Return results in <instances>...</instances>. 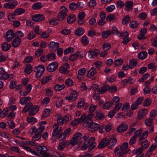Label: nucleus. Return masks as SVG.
<instances>
[{"label":"nucleus","instance_id":"f257e3e1","mask_svg":"<svg viewBox=\"0 0 157 157\" xmlns=\"http://www.w3.org/2000/svg\"><path fill=\"white\" fill-rule=\"evenodd\" d=\"M128 144L124 142L122 145L116 147L114 150L115 154L118 157H126L128 151Z\"/></svg>","mask_w":157,"mask_h":157},{"label":"nucleus","instance_id":"f03ea898","mask_svg":"<svg viewBox=\"0 0 157 157\" xmlns=\"http://www.w3.org/2000/svg\"><path fill=\"white\" fill-rule=\"evenodd\" d=\"M31 134H33V133H35V135L32 138L33 140L36 141L38 140L41 137V133L44 131V127L40 126L39 128L36 129L35 127L33 126L31 128Z\"/></svg>","mask_w":157,"mask_h":157},{"label":"nucleus","instance_id":"7ed1b4c3","mask_svg":"<svg viewBox=\"0 0 157 157\" xmlns=\"http://www.w3.org/2000/svg\"><path fill=\"white\" fill-rule=\"evenodd\" d=\"M95 140V138L92 137L90 138L88 141H85L84 144L81 146L82 149L83 150H85L87 147H89V150L91 151L95 147L96 145V143L94 142Z\"/></svg>","mask_w":157,"mask_h":157},{"label":"nucleus","instance_id":"20e7f679","mask_svg":"<svg viewBox=\"0 0 157 157\" xmlns=\"http://www.w3.org/2000/svg\"><path fill=\"white\" fill-rule=\"evenodd\" d=\"M45 70V68L44 66L42 65H40L36 67L34 69V71L36 72V78H40L44 73Z\"/></svg>","mask_w":157,"mask_h":157},{"label":"nucleus","instance_id":"39448f33","mask_svg":"<svg viewBox=\"0 0 157 157\" xmlns=\"http://www.w3.org/2000/svg\"><path fill=\"white\" fill-rule=\"evenodd\" d=\"M38 152L44 157L49 156L50 155L47 152V148L44 146H37L36 147Z\"/></svg>","mask_w":157,"mask_h":157},{"label":"nucleus","instance_id":"423d86ee","mask_svg":"<svg viewBox=\"0 0 157 157\" xmlns=\"http://www.w3.org/2000/svg\"><path fill=\"white\" fill-rule=\"evenodd\" d=\"M83 57V53L80 51L76 52L71 55L69 57V60L72 61L76 60L77 59H81Z\"/></svg>","mask_w":157,"mask_h":157},{"label":"nucleus","instance_id":"0eeeda50","mask_svg":"<svg viewBox=\"0 0 157 157\" xmlns=\"http://www.w3.org/2000/svg\"><path fill=\"white\" fill-rule=\"evenodd\" d=\"M58 67V63L54 62L50 63L47 67V70L49 72L55 71L57 69Z\"/></svg>","mask_w":157,"mask_h":157},{"label":"nucleus","instance_id":"6e6552de","mask_svg":"<svg viewBox=\"0 0 157 157\" xmlns=\"http://www.w3.org/2000/svg\"><path fill=\"white\" fill-rule=\"evenodd\" d=\"M88 126V131L91 132H96L99 128L98 124L95 122L90 123Z\"/></svg>","mask_w":157,"mask_h":157},{"label":"nucleus","instance_id":"1a4fd4ad","mask_svg":"<svg viewBox=\"0 0 157 157\" xmlns=\"http://www.w3.org/2000/svg\"><path fill=\"white\" fill-rule=\"evenodd\" d=\"M69 69V65L67 63H66L59 68V70L61 73L65 74L68 73Z\"/></svg>","mask_w":157,"mask_h":157},{"label":"nucleus","instance_id":"9d476101","mask_svg":"<svg viewBox=\"0 0 157 157\" xmlns=\"http://www.w3.org/2000/svg\"><path fill=\"white\" fill-rule=\"evenodd\" d=\"M128 125L126 123H123L118 126L117 130V132L121 133L126 131L128 129Z\"/></svg>","mask_w":157,"mask_h":157},{"label":"nucleus","instance_id":"9b49d317","mask_svg":"<svg viewBox=\"0 0 157 157\" xmlns=\"http://www.w3.org/2000/svg\"><path fill=\"white\" fill-rule=\"evenodd\" d=\"M44 16L40 14L34 15L32 17L33 20L37 22L42 21L44 19Z\"/></svg>","mask_w":157,"mask_h":157},{"label":"nucleus","instance_id":"f8f14e48","mask_svg":"<svg viewBox=\"0 0 157 157\" xmlns=\"http://www.w3.org/2000/svg\"><path fill=\"white\" fill-rule=\"evenodd\" d=\"M49 48L50 50H56L59 47V44L58 42H51L49 45Z\"/></svg>","mask_w":157,"mask_h":157},{"label":"nucleus","instance_id":"ddd939ff","mask_svg":"<svg viewBox=\"0 0 157 157\" xmlns=\"http://www.w3.org/2000/svg\"><path fill=\"white\" fill-rule=\"evenodd\" d=\"M17 4V2L16 1H14L13 3L8 2L4 5V7L7 9H12L14 8Z\"/></svg>","mask_w":157,"mask_h":157},{"label":"nucleus","instance_id":"4468645a","mask_svg":"<svg viewBox=\"0 0 157 157\" xmlns=\"http://www.w3.org/2000/svg\"><path fill=\"white\" fill-rule=\"evenodd\" d=\"M109 89V85L107 84H104L102 87L98 89L97 92L98 94H101L105 92Z\"/></svg>","mask_w":157,"mask_h":157},{"label":"nucleus","instance_id":"2eb2a0df","mask_svg":"<svg viewBox=\"0 0 157 157\" xmlns=\"http://www.w3.org/2000/svg\"><path fill=\"white\" fill-rule=\"evenodd\" d=\"M109 89V85L107 84H104L102 87L98 89L97 92L98 94H101L105 92Z\"/></svg>","mask_w":157,"mask_h":157},{"label":"nucleus","instance_id":"dca6fc26","mask_svg":"<svg viewBox=\"0 0 157 157\" xmlns=\"http://www.w3.org/2000/svg\"><path fill=\"white\" fill-rule=\"evenodd\" d=\"M147 110L146 109H143L142 110L140 111L138 116V119L139 120L141 119L144 117L147 114Z\"/></svg>","mask_w":157,"mask_h":157},{"label":"nucleus","instance_id":"f3484780","mask_svg":"<svg viewBox=\"0 0 157 157\" xmlns=\"http://www.w3.org/2000/svg\"><path fill=\"white\" fill-rule=\"evenodd\" d=\"M78 96L77 92L75 91H72L69 97H67V99L70 101H73Z\"/></svg>","mask_w":157,"mask_h":157},{"label":"nucleus","instance_id":"a211bd4d","mask_svg":"<svg viewBox=\"0 0 157 157\" xmlns=\"http://www.w3.org/2000/svg\"><path fill=\"white\" fill-rule=\"evenodd\" d=\"M108 147L110 149H112L113 147L117 142V139L108 140Z\"/></svg>","mask_w":157,"mask_h":157},{"label":"nucleus","instance_id":"6ab92c4d","mask_svg":"<svg viewBox=\"0 0 157 157\" xmlns=\"http://www.w3.org/2000/svg\"><path fill=\"white\" fill-rule=\"evenodd\" d=\"M21 42V39L20 38H16L14 39L12 42V46L16 48L19 46Z\"/></svg>","mask_w":157,"mask_h":157},{"label":"nucleus","instance_id":"aec40b11","mask_svg":"<svg viewBox=\"0 0 157 157\" xmlns=\"http://www.w3.org/2000/svg\"><path fill=\"white\" fill-rule=\"evenodd\" d=\"M96 69L95 67H92L87 72V75L89 78H91L96 73Z\"/></svg>","mask_w":157,"mask_h":157},{"label":"nucleus","instance_id":"412c9836","mask_svg":"<svg viewBox=\"0 0 157 157\" xmlns=\"http://www.w3.org/2000/svg\"><path fill=\"white\" fill-rule=\"evenodd\" d=\"M125 7L126 8L127 10L128 11L131 10L132 9L133 3L131 1L127 2L125 4Z\"/></svg>","mask_w":157,"mask_h":157},{"label":"nucleus","instance_id":"4be33fe9","mask_svg":"<svg viewBox=\"0 0 157 157\" xmlns=\"http://www.w3.org/2000/svg\"><path fill=\"white\" fill-rule=\"evenodd\" d=\"M39 110V108L37 106H34L29 112V114L31 116L35 115Z\"/></svg>","mask_w":157,"mask_h":157},{"label":"nucleus","instance_id":"5701e85b","mask_svg":"<svg viewBox=\"0 0 157 157\" xmlns=\"http://www.w3.org/2000/svg\"><path fill=\"white\" fill-rule=\"evenodd\" d=\"M11 46L10 44H9L6 42L3 43L2 44V50L4 51H6L9 50Z\"/></svg>","mask_w":157,"mask_h":157},{"label":"nucleus","instance_id":"b1692460","mask_svg":"<svg viewBox=\"0 0 157 157\" xmlns=\"http://www.w3.org/2000/svg\"><path fill=\"white\" fill-rule=\"evenodd\" d=\"M75 15L71 14L68 17L67 22L69 24H71L75 21Z\"/></svg>","mask_w":157,"mask_h":157},{"label":"nucleus","instance_id":"393cba45","mask_svg":"<svg viewBox=\"0 0 157 157\" xmlns=\"http://www.w3.org/2000/svg\"><path fill=\"white\" fill-rule=\"evenodd\" d=\"M52 76L49 75L47 76L44 77L41 80V83L42 84H45L49 81L52 80Z\"/></svg>","mask_w":157,"mask_h":157},{"label":"nucleus","instance_id":"a878e982","mask_svg":"<svg viewBox=\"0 0 157 157\" xmlns=\"http://www.w3.org/2000/svg\"><path fill=\"white\" fill-rule=\"evenodd\" d=\"M33 104L32 103L29 102L27 103L22 111V112L24 113L27 112L31 108Z\"/></svg>","mask_w":157,"mask_h":157},{"label":"nucleus","instance_id":"bb28decb","mask_svg":"<svg viewBox=\"0 0 157 157\" xmlns=\"http://www.w3.org/2000/svg\"><path fill=\"white\" fill-rule=\"evenodd\" d=\"M147 56V53L146 51H143L139 53L138 54L139 58L141 59H145Z\"/></svg>","mask_w":157,"mask_h":157},{"label":"nucleus","instance_id":"cd10ccee","mask_svg":"<svg viewBox=\"0 0 157 157\" xmlns=\"http://www.w3.org/2000/svg\"><path fill=\"white\" fill-rule=\"evenodd\" d=\"M92 57L96 56L100 52V51L98 49H94L93 51L90 50L89 52Z\"/></svg>","mask_w":157,"mask_h":157},{"label":"nucleus","instance_id":"c85d7f7f","mask_svg":"<svg viewBox=\"0 0 157 157\" xmlns=\"http://www.w3.org/2000/svg\"><path fill=\"white\" fill-rule=\"evenodd\" d=\"M111 33L112 32L110 30L104 31L102 33V37L104 38H106L109 36Z\"/></svg>","mask_w":157,"mask_h":157},{"label":"nucleus","instance_id":"c756f323","mask_svg":"<svg viewBox=\"0 0 157 157\" xmlns=\"http://www.w3.org/2000/svg\"><path fill=\"white\" fill-rule=\"evenodd\" d=\"M56 54L53 52L50 53L47 56L48 59L49 61L54 60L56 58Z\"/></svg>","mask_w":157,"mask_h":157},{"label":"nucleus","instance_id":"7c9ffc66","mask_svg":"<svg viewBox=\"0 0 157 157\" xmlns=\"http://www.w3.org/2000/svg\"><path fill=\"white\" fill-rule=\"evenodd\" d=\"M95 118L97 120H103L105 118V115L103 113H97L95 116Z\"/></svg>","mask_w":157,"mask_h":157},{"label":"nucleus","instance_id":"2f4dec72","mask_svg":"<svg viewBox=\"0 0 157 157\" xmlns=\"http://www.w3.org/2000/svg\"><path fill=\"white\" fill-rule=\"evenodd\" d=\"M10 76H11V78H13V75L12 74L10 75ZM10 76L5 71V72H4V73L2 75L1 77V79L3 80H5L8 79L10 78Z\"/></svg>","mask_w":157,"mask_h":157},{"label":"nucleus","instance_id":"473e14b6","mask_svg":"<svg viewBox=\"0 0 157 157\" xmlns=\"http://www.w3.org/2000/svg\"><path fill=\"white\" fill-rule=\"evenodd\" d=\"M84 33V30L83 29L81 28H78L75 32V34L79 36L82 35Z\"/></svg>","mask_w":157,"mask_h":157},{"label":"nucleus","instance_id":"72a5a7b5","mask_svg":"<svg viewBox=\"0 0 157 157\" xmlns=\"http://www.w3.org/2000/svg\"><path fill=\"white\" fill-rule=\"evenodd\" d=\"M25 69V71L28 74H30L32 71V68L31 65L30 64H27L26 65Z\"/></svg>","mask_w":157,"mask_h":157},{"label":"nucleus","instance_id":"f704fd0d","mask_svg":"<svg viewBox=\"0 0 157 157\" xmlns=\"http://www.w3.org/2000/svg\"><path fill=\"white\" fill-rule=\"evenodd\" d=\"M137 61L135 59L131 60L129 62V67L130 69H132L135 67L137 64Z\"/></svg>","mask_w":157,"mask_h":157},{"label":"nucleus","instance_id":"c9c22d12","mask_svg":"<svg viewBox=\"0 0 157 157\" xmlns=\"http://www.w3.org/2000/svg\"><path fill=\"white\" fill-rule=\"evenodd\" d=\"M31 99V97H28L26 98H21L20 100V102L21 104L22 105L26 104L28 101H30Z\"/></svg>","mask_w":157,"mask_h":157},{"label":"nucleus","instance_id":"e433bc0d","mask_svg":"<svg viewBox=\"0 0 157 157\" xmlns=\"http://www.w3.org/2000/svg\"><path fill=\"white\" fill-rule=\"evenodd\" d=\"M25 10L22 8H19L14 11V14L17 15L23 14L25 12Z\"/></svg>","mask_w":157,"mask_h":157},{"label":"nucleus","instance_id":"4c0bfd02","mask_svg":"<svg viewBox=\"0 0 157 157\" xmlns=\"http://www.w3.org/2000/svg\"><path fill=\"white\" fill-rule=\"evenodd\" d=\"M111 47V44L108 43H104L102 45V48L104 52L108 50Z\"/></svg>","mask_w":157,"mask_h":157},{"label":"nucleus","instance_id":"58836bf2","mask_svg":"<svg viewBox=\"0 0 157 157\" xmlns=\"http://www.w3.org/2000/svg\"><path fill=\"white\" fill-rule=\"evenodd\" d=\"M113 103L111 102L108 101L106 103L104 104L102 106V108L105 109H106L111 107L113 106Z\"/></svg>","mask_w":157,"mask_h":157},{"label":"nucleus","instance_id":"ea45409f","mask_svg":"<svg viewBox=\"0 0 157 157\" xmlns=\"http://www.w3.org/2000/svg\"><path fill=\"white\" fill-rule=\"evenodd\" d=\"M43 6L42 4L40 2H37L34 4L33 6V8L35 10H38L41 8Z\"/></svg>","mask_w":157,"mask_h":157},{"label":"nucleus","instance_id":"a19ab883","mask_svg":"<svg viewBox=\"0 0 157 157\" xmlns=\"http://www.w3.org/2000/svg\"><path fill=\"white\" fill-rule=\"evenodd\" d=\"M65 88V86L64 85H59L57 84L54 87L55 90L56 91H59Z\"/></svg>","mask_w":157,"mask_h":157},{"label":"nucleus","instance_id":"79ce46f5","mask_svg":"<svg viewBox=\"0 0 157 157\" xmlns=\"http://www.w3.org/2000/svg\"><path fill=\"white\" fill-rule=\"evenodd\" d=\"M59 133L58 129H54L52 133V138H53V139H57L58 136L60 134Z\"/></svg>","mask_w":157,"mask_h":157},{"label":"nucleus","instance_id":"37998d69","mask_svg":"<svg viewBox=\"0 0 157 157\" xmlns=\"http://www.w3.org/2000/svg\"><path fill=\"white\" fill-rule=\"evenodd\" d=\"M82 136V133L80 132H78L75 134H74L73 136V137L76 139L78 142H79L80 143H81V142L80 141V139Z\"/></svg>","mask_w":157,"mask_h":157},{"label":"nucleus","instance_id":"c03bdc74","mask_svg":"<svg viewBox=\"0 0 157 157\" xmlns=\"http://www.w3.org/2000/svg\"><path fill=\"white\" fill-rule=\"evenodd\" d=\"M138 24L137 22L135 21H132L129 23L130 27L131 28L135 29L138 26Z\"/></svg>","mask_w":157,"mask_h":157},{"label":"nucleus","instance_id":"a18cd8bd","mask_svg":"<svg viewBox=\"0 0 157 157\" xmlns=\"http://www.w3.org/2000/svg\"><path fill=\"white\" fill-rule=\"evenodd\" d=\"M50 110L48 109H44L42 117H46L48 116L50 114Z\"/></svg>","mask_w":157,"mask_h":157},{"label":"nucleus","instance_id":"49530a36","mask_svg":"<svg viewBox=\"0 0 157 157\" xmlns=\"http://www.w3.org/2000/svg\"><path fill=\"white\" fill-rule=\"evenodd\" d=\"M154 118L149 117L147 119H146L145 121V123L147 126H150L153 122Z\"/></svg>","mask_w":157,"mask_h":157},{"label":"nucleus","instance_id":"de8ad7c7","mask_svg":"<svg viewBox=\"0 0 157 157\" xmlns=\"http://www.w3.org/2000/svg\"><path fill=\"white\" fill-rule=\"evenodd\" d=\"M27 121L29 123H32L33 124L37 121L36 118L33 117H28L27 118Z\"/></svg>","mask_w":157,"mask_h":157},{"label":"nucleus","instance_id":"09e8293b","mask_svg":"<svg viewBox=\"0 0 157 157\" xmlns=\"http://www.w3.org/2000/svg\"><path fill=\"white\" fill-rule=\"evenodd\" d=\"M14 37L16 38L22 37L24 36L23 33L21 31H18L15 32L14 34Z\"/></svg>","mask_w":157,"mask_h":157},{"label":"nucleus","instance_id":"8fccbe9b","mask_svg":"<svg viewBox=\"0 0 157 157\" xmlns=\"http://www.w3.org/2000/svg\"><path fill=\"white\" fill-rule=\"evenodd\" d=\"M123 59L120 58L116 60L114 62V64L115 66L117 67L121 65L122 63Z\"/></svg>","mask_w":157,"mask_h":157},{"label":"nucleus","instance_id":"3c124183","mask_svg":"<svg viewBox=\"0 0 157 157\" xmlns=\"http://www.w3.org/2000/svg\"><path fill=\"white\" fill-rule=\"evenodd\" d=\"M124 5V4L123 1L119 0L116 3V5L118 8H122Z\"/></svg>","mask_w":157,"mask_h":157},{"label":"nucleus","instance_id":"603ef678","mask_svg":"<svg viewBox=\"0 0 157 157\" xmlns=\"http://www.w3.org/2000/svg\"><path fill=\"white\" fill-rule=\"evenodd\" d=\"M8 113V109H7L5 108L2 111V113L0 114V117L2 118H3L7 116Z\"/></svg>","mask_w":157,"mask_h":157},{"label":"nucleus","instance_id":"864d4df0","mask_svg":"<svg viewBox=\"0 0 157 157\" xmlns=\"http://www.w3.org/2000/svg\"><path fill=\"white\" fill-rule=\"evenodd\" d=\"M130 19V17L128 15H126L124 17L122 20V23L124 25H125L128 23Z\"/></svg>","mask_w":157,"mask_h":157},{"label":"nucleus","instance_id":"5fc2aeb1","mask_svg":"<svg viewBox=\"0 0 157 157\" xmlns=\"http://www.w3.org/2000/svg\"><path fill=\"white\" fill-rule=\"evenodd\" d=\"M149 146V143L148 141L145 140L141 143V147H144L145 149H147Z\"/></svg>","mask_w":157,"mask_h":157},{"label":"nucleus","instance_id":"6e6d98bb","mask_svg":"<svg viewBox=\"0 0 157 157\" xmlns=\"http://www.w3.org/2000/svg\"><path fill=\"white\" fill-rule=\"evenodd\" d=\"M69 8L71 10H74L77 8V5L75 2H73L70 4Z\"/></svg>","mask_w":157,"mask_h":157},{"label":"nucleus","instance_id":"4d7b16f0","mask_svg":"<svg viewBox=\"0 0 157 157\" xmlns=\"http://www.w3.org/2000/svg\"><path fill=\"white\" fill-rule=\"evenodd\" d=\"M86 72V70L85 68H82L79 69L78 71V74L79 75L83 76L84 75L85 73Z\"/></svg>","mask_w":157,"mask_h":157},{"label":"nucleus","instance_id":"13d9d810","mask_svg":"<svg viewBox=\"0 0 157 157\" xmlns=\"http://www.w3.org/2000/svg\"><path fill=\"white\" fill-rule=\"evenodd\" d=\"M81 41L82 43L85 45H87L89 43L88 39L86 36H84L82 37Z\"/></svg>","mask_w":157,"mask_h":157},{"label":"nucleus","instance_id":"bf43d9fd","mask_svg":"<svg viewBox=\"0 0 157 157\" xmlns=\"http://www.w3.org/2000/svg\"><path fill=\"white\" fill-rule=\"evenodd\" d=\"M67 8L64 6H62L60 8V11L59 13L67 15Z\"/></svg>","mask_w":157,"mask_h":157},{"label":"nucleus","instance_id":"052dcab7","mask_svg":"<svg viewBox=\"0 0 157 157\" xmlns=\"http://www.w3.org/2000/svg\"><path fill=\"white\" fill-rule=\"evenodd\" d=\"M147 67L149 69H152V71H153L156 69L157 66L155 65L154 63H151L148 65Z\"/></svg>","mask_w":157,"mask_h":157},{"label":"nucleus","instance_id":"680f3d73","mask_svg":"<svg viewBox=\"0 0 157 157\" xmlns=\"http://www.w3.org/2000/svg\"><path fill=\"white\" fill-rule=\"evenodd\" d=\"M74 51L73 48L72 47H69L65 49L64 52V54L66 55L71 52H73Z\"/></svg>","mask_w":157,"mask_h":157},{"label":"nucleus","instance_id":"e2e57ef3","mask_svg":"<svg viewBox=\"0 0 157 157\" xmlns=\"http://www.w3.org/2000/svg\"><path fill=\"white\" fill-rule=\"evenodd\" d=\"M122 105V103H118L117 104L114 109L113 110L116 113L119 110Z\"/></svg>","mask_w":157,"mask_h":157},{"label":"nucleus","instance_id":"0e129e2a","mask_svg":"<svg viewBox=\"0 0 157 157\" xmlns=\"http://www.w3.org/2000/svg\"><path fill=\"white\" fill-rule=\"evenodd\" d=\"M115 8V6L113 5L107 6L106 8V10L108 12H110L113 11L114 10Z\"/></svg>","mask_w":157,"mask_h":157},{"label":"nucleus","instance_id":"69168bd1","mask_svg":"<svg viewBox=\"0 0 157 157\" xmlns=\"http://www.w3.org/2000/svg\"><path fill=\"white\" fill-rule=\"evenodd\" d=\"M66 85L68 86H71L73 85V81L70 78H67L65 81Z\"/></svg>","mask_w":157,"mask_h":157},{"label":"nucleus","instance_id":"338daca9","mask_svg":"<svg viewBox=\"0 0 157 157\" xmlns=\"http://www.w3.org/2000/svg\"><path fill=\"white\" fill-rule=\"evenodd\" d=\"M36 36L33 32L31 31L30 32L27 36V38L29 40H31L34 38Z\"/></svg>","mask_w":157,"mask_h":157},{"label":"nucleus","instance_id":"774afa93","mask_svg":"<svg viewBox=\"0 0 157 157\" xmlns=\"http://www.w3.org/2000/svg\"><path fill=\"white\" fill-rule=\"evenodd\" d=\"M138 17L141 19H145L147 17V14L145 13L142 12L139 14Z\"/></svg>","mask_w":157,"mask_h":157}]
</instances>
